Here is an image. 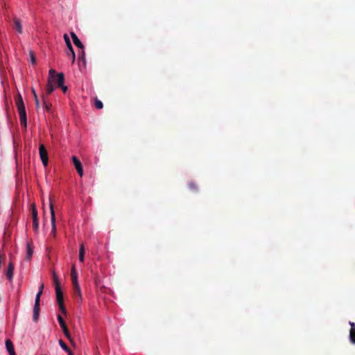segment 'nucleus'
<instances>
[{
  "instance_id": "nucleus-1",
  "label": "nucleus",
  "mask_w": 355,
  "mask_h": 355,
  "mask_svg": "<svg viewBox=\"0 0 355 355\" xmlns=\"http://www.w3.org/2000/svg\"><path fill=\"white\" fill-rule=\"evenodd\" d=\"M15 103L19 112L21 125L23 126L24 130H26L27 127L26 112L21 94H18V96L15 99Z\"/></svg>"
},
{
  "instance_id": "nucleus-6",
  "label": "nucleus",
  "mask_w": 355,
  "mask_h": 355,
  "mask_svg": "<svg viewBox=\"0 0 355 355\" xmlns=\"http://www.w3.org/2000/svg\"><path fill=\"white\" fill-rule=\"evenodd\" d=\"M58 322L60 324V327L62 328V329L63 331V333H64V336L68 338V340L71 343H73V340H72V338H71V334L69 333V329H68V328L67 327V324H66L64 319L62 318V317L60 315H58Z\"/></svg>"
},
{
  "instance_id": "nucleus-2",
  "label": "nucleus",
  "mask_w": 355,
  "mask_h": 355,
  "mask_svg": "<svg viewBox=\"0 0 355 355\" xmlns=\"http://www.w3.org/2000/svg\"><path fill=\"white\" fill-rule=\"evenodd\" d=\"M53 283H54L55 289L56 299H57V302L58 303L60 309L64 314H66V309L63 304L62 292L61 291L58 278L55 272H53Z\"/></svg>"
},
{
  "instance_id": "nucleus-24",
  "label": "nucleus",
  "mask_w": 355,
  "mask_h": 355,
  "mask_svg": "<svg viewBox=\"0 0 355 355\" xmlns=\"http://www.w3.org/2000/svg\"><path fill=\"white\" fill-rule=\"evenodd\" d=\"M33 226L34 231L37 232L39 230V221L38 220H33Z\"/></svg>"
},
{
  "instance_id": "nucleus-7",
  "label": "nucleus",
  "mask_w": 355,
  "mask_h": 355,
  "mask_svg": "<svg viewBox=\"0 0 355 355\" xmlns=\"http://www.w3.org/2000/svg\"><path fill=\"white\" fill-rule=\"evenodd\" d=\"M39 153L40 159L42 160L44 166H47L48 164V153L47 150L45 148V146L43 144H41L39 148Z\"/></svg>"
},
{
  "instance_id": "nucleus-10",
  "label": "nucleus",
  "mask_w": 355,
  "mask_h": 355,
  "mask_svg": "<svg viewBox=\"0 0 355 355\" xmlns=\"http://www.w3.org/2000/svg\"><path fill=\"white\" fill-rule=\"evenodd\" d=\"M351 329L349 330V340L352 343L355 344V323L350 322Z\"/></svg>"
},
{
  "instance_id": "nucleus-27",
  "label": "nucleus",
  "mask_w": 355,
  "mask_h": 355,
  "mask_svg": "<svg viewBox=\"0 0 355 355\" xmlns=\"http://www.w3.org/2000/svg\"><path fill=\"white\" fill-rule=\"evenodd\" d=\"M31 62L33 64L36 63V59L33 51L30 52Z\"/></svg>"
},
{
  "instance_id": "nucleus-26",
  "label": "nucleus",
  "mask_w": 355,
  "mask_h": 355,
  "mask_svg": "<svg viewBox=\"0 0 355 355\" xmlns=\"http://www.w3.org/2000/svg\"><path fill=\"white\" fill-rule=\"evenodd\" d=\"M42 295V293L37 292L36 297H35V304H40V297Z\"/></svg>"
},
{
  "instance_id": "nucleus-28",
  "label": "nucleus",
  "mask_w": 355,
  "mask_h": 355,
  "mask_svg": "<svg viewBox=\"0 0 355 355\" xmlns=\"http://www.w3.org/2000/svg\"><path fill=\"white\" fill-rule=\"evenodd\" d=\"M32 254H33V250L31 248L30 245H28V248H27V257H28V259H31V257H32Z\"/></svg>"
},
{
  "instance_id": "nucleus-20",
  "label": "nucleus",
  "mask_w": 355,
  "mask_h": 355,
  "mask_svg": "<svg viewBox=\"0 0 355 355\" xmlns=\"http://www.w3.org/2000/svg\"><path fill=\"white\" fill-rule=\"evenodd\" d=\"M31 215H32L33 220H38L37 211L35 205L34 204H33L31 205Z\"/></svg>"
},
{
  "instance_id": "nucleus-23",
  "label": "nucleus",
  "mask_w": 355,
  "mask_h": 355,
  "mask_svg": "<svg viewBox=\"0 0 355 355\" xmlns=\"http://www.w3.org/2000/svg\"><path fill=\"white\" fill-rule=\"evenodd\" d=\"M94 105H95V107L97 108V109H102L103 107V103L98 100V98H96L95 99V103H94Z\"/></svg>"
},
{
  "instance_id": "nucleus-29",
  "label": "nucleus",
  "mask_w": 355,
  "mask_h": 355,
  "mask_svg": "<svg viewBox=\"0 0 355 355\" xmlns=\"http://www.w3.org/2000/svg\"><path fill=\"white\" fill-rule=\"evenodd\" d=\"M81 53L79 55V58L81 59L83 61L85 62V53L84 51V49H81Z\"/></svg>"
},
{
  "instance_id": "nucleus-3",
  "label": "nucleus",
  "mask_w": 355,
  "mask_h": 355,
  "mask_svg": "<svg viewBox=\"0 0 355 355\" xmlns=\"http://www.w3.org/2000/svg\"><path fill=\"white\" fill-rule=\"evenodd\" d=\"M56 71L54 69H50L49 71L48 82L46 85V93L47 95L51 94L55 89L53 82L55 79Z\"/></svg>"
},
{
  "instance_id": "nucleus-22",
  "label": "nucleus",
  "mask_w": 355,
  "mask_h": 355,
  "mask_svg": "<svg viewBox=\"0 0 355 355\" xmlns=\"http://www.w3.org/2000/svg\"><path fill=\"white\" fill-rule=\"evenodd\" d=\"M32 92H33V96H34L35 105H36L37 107H40V102H39V99H38L37 95L36 94V92H35V90L34 89H32Z\"/></svg>"
},
{
  "instance_id": "nucleus-30",
  "label": "nucleus",
  "mask_w": 355,
  "mask_h": 355,
  "mask_svg": "<svg viewBox=\"0 0 355 355\" xmlns=\"http://www.w3.org/2000/svg\"><path fill=\"white\" fill-rule=\"evenodd\" d=\"M44 287V284H41L40 286H39L38 292L43 293Z\"/></svg>"
},
{
  "instance_id": "nucleus-8",
  "label": "nucleus",
  "mask_w": 355,
  "mask_h": 355,
  "mask_svg": "<svg viewBox=\"0 0 355 355\" xmlns=\"http://www.w3.org/2000/svg\"><path fill=\"white\" fill-rule=\"evenodd\" d=\"M72 162H73V164H74V166H75L78 175L80 177H82L83 175V166H82L80 161L76 156H73Z\"/></svg>"
},
{
  "instance_id": "nucleus-14",
  "label": "nucleus",
  "mask_w": 355,
  "mask_h": 355,
  "mask_svg": "<svg viewBox=\"0 0 355 355\" xmlns=\"http://www.w3.org/2000/svg\"><path fill=\"white\" fill-rule=\"evenodd\" d=\"M71 278L73 285L78 284V274H77V272L76 271L74 266H73L72 268H71Z\"/></svg>"
},
{
  "instance_id": "nucleus-11",
  "label": "nucleus",
  "mask_w": 355,
  "mask_h": 355,
  "mask_svg": "<svg viewBox=\"0 0 355 355\" xmlns=\"http://www.w3.org/2000/svg\"><path fill=\"white\" fill-rule=\"evenodd\" d=\"M6 349H7L8 353L10 354V355H16L13 344L10 339H7L6 340Z\"/></svg>"
},
{
  "instance_id": "nucleus-4",
  "label": "nucleus",
  "mask_w": 355,
  "mask_h": 355,
  "mask_svg": "<svg viewBox=\"0 0 355 355\" xmlns=\"http://www.w3.org/2000/svg\"><path fill=\"white\" fill-rule=\"evenodd\" d=\"M49 200H50V210H51V227H52L51 232V235H52L53 237H55V236H56L55 214L51 198H50Z\"/></svg>"
},
{
  "instance_id": "nucleus-5",
  "label": "nucleus",
  "mask_w": 355,
  "mask_h": 355,
  "mask_svg": "<svg viewBox=\"0 0 355 355\" xmlns=\"http://www.w3.org/2000/svg\"><path fill=\"white\" fill-rule=\"evenodd\" d=\"M64 39L65 43L67 44V49H68V51L67 52V55L68 57L71 58L72 63H74L75 60H76V54H75V52L73 51V49L72 44L71 43L70 39H69V37H68V35L67 34L64 35Z\"/></svg>"
},
{
  "instance_id": "nucleus-25",
  "label": "nucleus",
  "mask_w": 355,
  "mask_h": 355,
  "mask_svg": "<svg viewBox=\"0 0 355 355\" xmlns=\"http://www.w3.org/2000/svg\"><path fill=\"white\" fill-rule=\"evenodd\" d=\"M189 187L191 190H193V191H196L198 189L197 185L193 182H191L189 184Z\"/></svg>"
},
{
  "instance_id": "nucleus-21",
  "label": "nucleus",
  "mask_w": 355,
  "mask_h": 355,
  "mask_svg": "<svg viewBox=\"0 0 355 355\" xmlns=\"http://www.w3.org/2000/svg\"><path fill=\"white\" fill-rule=\"evenodd\" d=\"M42 98H43V104H44L45 109L46 110V111H49L51 109V104L46 100V98L44 96H42Z\"/></svg>"
},
{
  "instance_id": "nucleus-32",
  "label": "nucleus",
  "mask_w": 355,
  "mask_h": 355,
  "mask_svg": "<svg viewBox=\"0 0 355 355\" xmlns=\"http://www.w3.org/2000/svg\"><path fill=\"white\" fill-rule=\"evenodd\" d=\"M68 355H73L72 352L71 353H69Z\"/></svg>"
},
{
  "instance_id": "nucleus-31",
  "label": "nucleus",
  "mask_w": 355,
  "mask_h": 355,
  "mask_svg": "<svg viewBox=\"0 0 355 355\" xmlns=\"http://www.w3.org/2000/svg\"><path fill=\"white\" fill-rule=\"evenodd\" d=\"M59 87H60L62 89V90L63 91V92H66L67 90V87L65 86L64 85H63V86H60Z\"/></svg>"
},
{
  "instance_id": "nucleus-15",
  "label": "nucleus",
  "mask_w": 355,
  "mask_h": 355,
  "mask_svg": "<svg viewBox=\"0 0 355 355\" xmlns=\"http://www.w3.org/2000/svg\"><path fill=\"white\" fill-rule=\"evenodd\" d=\"M56 83L58 87L63 86L64 83V76L62 73H60L55 75Z\"/></svg>"
},
{
  "instance_id": "nucleus-17",
  "label": "nucleus",
  "mask_w": 355,
  "mask_h": 355,
  "mask_svg": "<svg viewBox=\"0 0 355 355\" xmlns=\"http://www.w3.org/2000/svg\"><path fill=\"white\" fill-rule=\"evenodd\" d=\"M59 345L61 347V348L63 350H64L68 354L72 352L69 347L65 344V343L62 340H59Z\"/></svg>"
},
{
  "instance_id": "nucleus-9",
  "label": "nucleus",
  "mask_w": 355,
  "mask_h": 355,
  "mask_svg": "<svg viewBox=\"0 0 355 355\" xmlns=\"http://www.w3.org/2000/svg\"><path fill=\"white\" fill-rule=\"evenodd\" d=\"M71 37L73 40V42L74 43V44L78 47L79 49H84V46L83 44H82V42H80V40L78 39V36L75 34V33L73 32H71Z\"/></svg>"
},
{
  "instance_id": "nucleus-16",
  "label": "nucleus",
  "mask_w": 355,
  "mask_h": 355,
  "mask_svg": "<svg viewBox=\"0 0 355 355\" xmlns=\"http://www.w3.org/2000/svg\"><path fill=\"white\" fill-rule=\"evenodd\" d=\"M14 24H15V27L16 30L17 31V32L19 33H22V26H21L20 20L17 18H15L14 19Z\"/></svg>"
},
{
  "instance_id": "nucleus-18",
  "label": "nucleus",
  "mask_w": 355,
  "mask_h": 355,
  "mask_svg": "<svg viewBox=\"0 0 355 355\" xmlns=\"http://www.w3.org/2000/svg\"><path fill=\"white\" fill-rule=\"evenodd\" d=\"M85 258V248L83 244L80 245V250H79V261L80 262L84 261Z\"/></svg>"
},
{
  "instance_id": "nucleus-12",
  "label": "nucleus",
  "mask_w": 355,
  "mask_h": 355,
  "mask_svg": "<svg viewBox=\"0 0 355 355\" xmlns=\"http://www.w3.org/2000/svg\"><path fill=\"white\" fill-rule=\"evenodd\" d=\"M13 272H14V265L12 262H10L8 266L7 271H6V276L7 278L11 281L13 276Z\"/></svg>"
},
{
  "instance_id": "nucleus-13",
  "label": "nucleus",
  "mask_w": 355,
  "mask_h": 355,
  "mask_svg": "<svg viewBox=\"0 0 355 355\" xmlns=\"http://www.w3.org/2000/svg\"><path fill=\"white\" fill-rule=\"evenodd\" d=\"M40 304H35L33 307V320L35 322H37L39 314H40Z\"/></svg>"
},
{
  "instance_id": "nucleus-19",
  "label": "nucleus",
  "mask_w": 355,
  "mask_h": 355,
  "mask_svg": "<svg viewBox=\"0 0 355 355\" xmlns=\"http://www.w3.org/2000/svg\"><path fill=\"white\" fill-rule=\"evenodd\" d=\"M74 295H77L81 300V291L78 284H73Z\"/></svg>"
}]
</instances>
